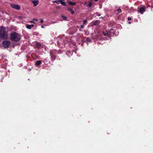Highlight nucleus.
<instances>
[{"mask_svg":"<svg viewBox=\"0 0 153 153\" xmlns=\"http://www.w3.org/2000/svg\"><path fill=\"white\" fill-rule=\"evenodd\" d=\"M10 39L14 41H19L21 39V36L20 34L14 32L11 33L10 35Z\"/></svg>","mask_w":153,"mask_h":153,"instance_id":"f257e3e1","label":"nucleus"},{"mask_svg":"<svg viewBox=\"0 0 153 153\" xmlns=\"http://www.w3.org/2000/svg\"><path fill=\"white\" fill-rule=\"evenodd\" d=\"M5 28L2 27H0V36L4 39H6L8 37V34L5 31Z\"/></svg>","mask_w":153,"mask_h":153,"instance_id":"f03ea898","label":"nucleus"},{"mask_svg":"<svg viewBox=\"0 0 153 153\" xmlns=\"http://www.w3.org/2000/svg\"><path fill=\"white\" fill-rule=\"evenodd\" d=\"M3 46L5 48H7L9 47L10 44V42L7 41H4L3 42Z\"/></svg>","mask_w":153,"mask_h":153,"instance_id":"7ed1b4c3","label":"nucleus"},{"mask_svg":"<svg viewBox=\"0 0 153 153\" xmlns=\"http://www.w3.org/2000/svg\"><path fill=\"white\" fill-rule=\"evenodd\" d=\"M77 30L75 27H73L70 29L69 31V34H73L76 32Z\"/></svg>","mask_w":153,"mask_h":153,"instance_id":"20e7f679","label":"nucleus"},{"mask_svg":"<svg viewBox=\"0 0 153 153\" xmlns=\"http://www.w3.org/2000/svg\"><path fill=\"white\" fill-rule=\"evenodd\" d=\"M11 7L13 8L16 9L18 10H20V8L19 5L16 4H11Z\"/></svg>","mask_w":153,"mask_h":153,"instance_id":"39448f33","label":"nucleus"},{"mask_svg":"<svg viewBox=\"0 0 153 153\" xmlns=\"http://www.w3.org/2000/svg\"><path fill=\"white\" fill-rule=\"evenodd\" d=\"M145 8L144 7H142L140 8L138 12L140 13L141 14H143L144 12L145 11Z\"/></svg>","mask_w":153,"mask_h":153,"instance_id":"423d86ee","label":"nucleus"},{"mask_svg":"<svg viewBox=\"0 0 153 153\" xmlns=\"http://www.w3.org/2000/svg\"><path fill=\"white\" fill-rule=\"evenodd\" d=\"M32 2L34 6H36L39 3V1L38 0H32Z\"/></svg>","mask_w":153,"mask_h":153,"instance_id":"0eeeda50","label":"nucleus"},{"mask_svg":"<svg viewBox=\"0 0 153 153\" xmlns=\"http://www.w3.org/2000/svg\"><path fill=\"white\" fill-rule=\"evenodd\" d=\"M68 10L69 11L72 15H74L75 13L74 10L70 7H68Z\"/></svg>","mask_w":153,"mask_h":153,"instance_id":"6e6552de","label":"nucleus"},{"mask_svg":"<svg viewBox=\"0 0 153 153\" xmlns=\"http://www.w3.org/2000/svg\"><path fill=\"white\" fill-rule=\"evenodd\" d=\"M92 23L94 25H97L99 23V21L98 20H96L93 22Z\"/></svg>","mask_w":153,"mask_h":153,"instance_id":"1a4fd4ad","label":"nucleus"},{"mask_svg":"<svg viewBox=\"0 0 153 153\" xmlns=\"http://www.w3.org/2000/svg\"><path fill=\"white\" fill-rule=\"evenodd\" d=\"M68 3L70 6L74 5L76 4L75 2H73L71 1H69Z\"/></svg>","mask_w":153,"mask_h":153,"instance_id":"9d476101","label":"nucleus"},{"mask_svg":"<svg viewBox=\"0 0 153 153\" xmlns=\"http://www.w3.org/2000/svg\"><path fill=\"white\" fill-rule=\"evenodd\" d=\"M59 2H60V3L61 4L64 5H65V2L64 1V0H58Z\"/></svg>","mask_w":153,"mask_h":153,"instance_id":"9b49d317","label":"nucleus"},{"mask_svg":"<svg viewBox=\"0 0 153 153\" xmlns=\"http://www.w3.org/2000/svg\"><path fill=\"white\" fill-rule=\"evenodd\" d=\"M41 62L40 61H38L35 63V65L36 66H38L40 65Z\"/></svg>","mask_w":153,"mask_h":153,"instance_id":"f8f14e48","label":"nucleus"},{"mask_svg":"<svg viewBox=\"0 0 153 153\" xmlns=\"http://www.w3.org/2000/svg\"><path fill=\"white\" fill-rule=\"evenodd\" d=\"M86 41L87 42H90L91 40L89 37H87L86 39Z\"/></svg>","mask_w":153,"mask_h":153,"instance_id":"ddd939ff","label":"nucleus"},{"mask_svg":"<svg viewBox=\"0 0 153 153\" xmlns=\"http://www.w3.org/2000/svg\"><path fill=\"white\" fill-rule=\"evenodd\" d=\"M102 34L105 36H106L107 35V34L108 33V31L107 30H106L105 32H102Z\"/></svg>","mask_w":153,"mask_h":153,"instance_id":"4468645a","label":"nucleus"},{"mask_svg":"<svg viewBox=\"0 0 153 153\" xmlns=\"http://www.w3.org/2000/svg\"><path fill=\"white\" fill-rule=\"evenodd\" d=\"M26 27L28 29H31V27L30 25H26Z\"/></svg>","mask_w":153,"mask_h":153,"instance_id":"2eb2a0df","label":"nucleus"},{"mask_svg":"<svg viewBox=\"0 0 153 153\" xmlns=\"http://www.w3.org/2000/svg\"><path fill=\"white\" fill-rule=\"evenodd\" d=\"M92 2H90L88 4V6L89 7H91L92 5Z\"/></svg>","mask_w":153,"mask_h":153,"instance_id":"dca6fc26","label":"nucleus"},{"mask_svg":"<svg viewBox=\"0 0 153 153\" xmlns=\"http://www.w3.org/2000/svg\"><path fill=\"white\" fill-rule=\"evenodd\" d=\"M87 20H85L83 21V24L84 25H86L87 23Z\"/></svg>","mask_w":153,"mask_h":153,"instance_id":"f3484780","label":"nucleus"},{"mask_svg":"<svg viewBox=\"0 0 153 153\" xmlns=\"http://www.w3.org/2000/svg\"><path fill=\"white\" fill-rule=\"evenodd\" d=\"M117 12H118V13H121L122 12V11H121V9H117Z\"/></svg>","mask_w":153,"mask_h":153,"instance_id":"a211bd4d","label":"nucleus"},{"mask_svg":"<svg viewBox=\"0 0 153 153\" xmlns=\"http://www.w3.org/2000/svg\"><path fill=\"white\" fill-rule=\"evenodd\" d=\"M40 46H41L40 44L39 43H37L36 44V46L37 47H39Z\"/></svg>","mask_w":153,"mask_h":153,"instance_id":"6ab92c4d","label":"nucleus"},{"mask_svg":"<svg viewBox=\"0 0 153 153\" xmlns=\"http://www.w3.org/2000/svg\"><path fill=\"white\" fill-rule=\"evenodd\" d=\"M96 14H97V16H100V15H101L100 14V13H96Z\"/></svg>","mask_w":153,"mask_h":153,"instance_id":"aec40b11","label":"nucleus"},{"mask_svg":"<svg viewBox=\"0 0 153 153\" xmlns=\"http://www.w3.org/2000/svg\"><path fill=\"white\" fill-rule=\"evenodd\" d=\"M53 3H57L58 4H59V3H58V1H53Z\"/></svg>","mask_w":153,"mask_h":153,"instance_id":"412c9836","label":"nucleus"},{"mask_svg":"<svg viewBox=\"0 0 153 153\" xmlns=\"http://www.w3.org/2000/svg\"><path fill=\"white\" fill-rule=\"evenodd\" d=\"M80 27L82 28L83 29L84 28V26L83 25H81L80 26Z\"/></svg>","mask_w":153,"mask_h":153,"instance_id":"4be33fe9","label":"nucleus"},{"mask_svg":"<svg viewBox=\"0 0 153 153\" xmlns=\"http://www.w3.org/2000/svg\"><path fill=\"white\" fill-rule=\"evenodd\" d=\"M62 17L64 19H66V17H65L64 16H62Z\"/></svg>","mask_w":153,"mask_h":153,"instance_id":"5701e85b","label":"nucleus"},{"mask_svg":"<svg viewBox=\"0 0 153 153\" xmlns=\"http://www.w3.org/2000/svg\"><path fill=\"white\" fill-rule=\"evenodd\" d=\"M29 22H30L31 23H34V24H35V22H33V21H30Z\"/></svg>","mask_w":153,"mask_h":153,"instance_id":"b1692460","label":"nucleus"},{"mask_svg":"<svg viewBox=\"0 0 153 153\" xmlns=\"http://www.w3.org/2000/svg\"><path fill=\"white\" fill-rule=\"evenodd\" d=\"M33 21H38V20L37 19H33Z\"/></svg>","mask_w":153,"mask_h":153,"instance_id":"393cba45","label":"nucleus"},{"mask_svg":"<svg viewBox=\"0 0 153 153\" xmlns=\"http://www.w3.org/2000/svg\"><path fill=\"white\" fill-rule=\"evenodd\" d=\"M131 17H128V21H130L131 20Z\"/></svg>","mask_w":153,"mask_h":153,"instance_id":"a878e982","label":"nucleus"},{"mask_svg":"<svg viewBox=\"0 0 153 153\" xmlns=\"http://www.w3.org/2000/svg\"><path fill=\"white\" fill-rule=\"evenodd\" d=\"M40 22L41 23H43V20L42 19L41 20Z\"/></svg>","mask_w":153,"mask_h":153,"instance_id":"bb28decb","label":"nucleus"},{"mask_svg":"<svg viewBox=\"0 0 153 153\" xmlns=\"http://www.w3.org/2000/svg\"><path fill=\"white\" fill-rule=\"evenodd\" d=\"M31 27L32 28V27H34V25H30Z\"/></svg>","mask_w":153,"mask_h":153,"instance_id":"cd10ccee","label":"nucleus"},{"mask_svg":"<svg viewBox=\"0 0 153 153\" xmlns=\"http://www.w3.org/2000/svg\"><path fill=\"white\" fill-rule=\"evenodd\" d=\"M68 44L69 45V46H70V43L69 42H68Z\"/></svg>","mask_w":153,"mask_h":153,"instance_id":"c85d7f7f","label":"nucleus"},{"mask_svg":"<svg viewBox=\"0 0 153 153\" xmlns=\"http://www.w3.org/2000/svg\"><path fill=\"white\" fill-rule=\"evenodd\" d=\"M41 27H42V28H44V26H41Z\"/></svg>","mask_w":153,"mask_h":153,"instance_id":"c756f323","label":"nucleus"},{"mask_svg":"<svg viewBox=\"0 0 153 153\" xmlns=\"http://www.w3.org/2000/svg\"><path fill=\"white\" fill-rule=\"evenodd\" d=\"M94 1H98V0H94Z\"/></svg>","mask_w":153,"mask_h":153,"instance_id":"7c9ffc66","label":"nucleus"},{"mask_svg":"<svg viewBox=\"0 0 153 153\" xmlns=\"http://www.w3.org/2000/svg\"><path fill=\"white\" fill-rule=\"evenodd\" d=\"M128 23L130 24H131V22H129Z\"/></svg>","mask_w":153,"mask_h":153,"instance_id":"2f4dec72","label":"nucleus"},{"mask_svg":"<svg viewBox=\"0 0 153 153\" xmlns=\"http://www.w3.org/2000/svg\"><path fill=\"white\" fill-rule=\"evenodd\" d=\"M77 27L78 28H79V26H77Z\"/></svg>","mask_w":153,"mask_h":153,"instance_id":"473e14b6","label":"nucleus"}]
</instances>
